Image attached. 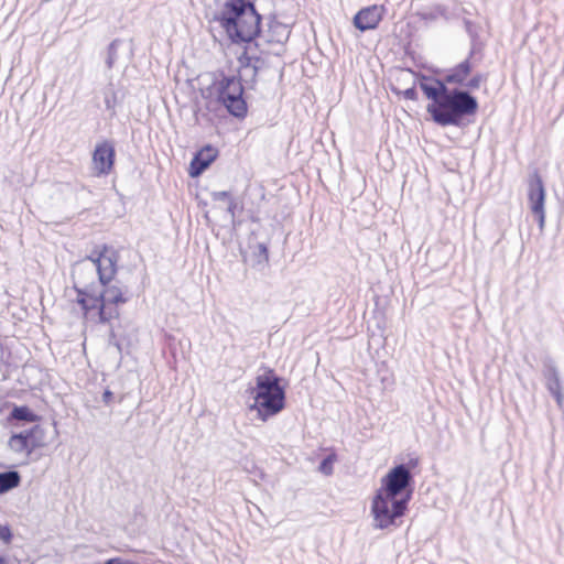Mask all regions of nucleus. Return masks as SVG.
<instances>
[{"mask_svg": "<svg viewBox=\"0 0 564 564\" xmlns=\"http://www.w3.org/2000/svg\"><path fill=\"white\" fill-rule=\"evenodd\" d=\"M258 263H268L269 261V250L265 243H258Z\"/></svg>", "mask_w": 564, "mask_h": 564, "instance_id": "24", "label": "nucleus"}, {"mask_svg": "<svg viewBox=\"0 0 564 564\" xmlns=\"http://www.w3.org/2000/svg\"><path fill=\"white\" fill-rule=\"evenodd\" d=\"M116 151L113 144L105 140L96 144L93 152V164L97 175H108L115 165Z\"/></svg>", "mask_w": 564, "mask_h": 564, "instance_id": "9", "label": "nucleus"}, {"mask_svg": "<svg viewBox=\"0 0 564 564\" xmlns=\"http://www.w3.org/2000/svg\"><path fill=\"white\" fill-rule=\"evenodd\" d=\"M335 462V456L334 455H328L326 456L319 464V467L318 469L324 474V475H330L333 473V464Z\"/></svg>", "mask_w": 564, "mask_h": 564, "instance_id": "22", "label": "nucleus"}, {"mask_svg": "<svg viewBox=\"0 0 564 564\" xmlns=\"http://www.w3.org/2000/svg\"><path fill=\"white\" fill-rule=\"evenodd\" d=\"M543 376L546 381V389L555 398L556 403L561 406L563 401V393L560 373L555 362L551 358H546L543 361Z\"/></svg>", "mask_w": 564, "mask_h": 564, "instance_id": "13", "label": "nucleus"}, {"mask_svg": "<svg viewBox=\"0 0 564 564\" xmlns=\"http://www.w3.org/2000/svg\"><path fill=\"white\" fill-rule=\"evenodd\" d=\"M419 86L432 101L426 110L438 126L460 127L465 118L476 115L478 110V100L468 90L449 89L444 82L433 76H422Z\"/></svg>", "mask_w": 564, "mask_h": 564, "instance_id": "1", "label": "nucleus"}, {"mask_svg": "<svg viewBox=\"0 0 564 564\" xmlns=\"http://www.w3.org/2000/svg\"><path fill=\"white\" fill-rule=\"evenodd\" d=\"M446 12V9L443 6H436L430 11H423L420 13L422 20L425 21H434L438 17H443Z\"/></svg>", "mask_w": 564, "mask_h": 564, "instance_id": "21", "label": "nucleus"}, {"mask_svg": "<svg viewBox=\"0 0 564 564\" xmlns=\"http://www.w3.org/2000/svg\"><path fill=\"white\" fill-rule=\"evenodd\" d=\"M403 97L405 99H409V100H416L417 99V91H416V88L413 86V87H410V88H406L404 91H403Z\"/></svg>", "mask_w": 564, "mask_h": 564, "instance_id": "28", "label": "nucleus"}, {"mask_svg": "<svg viewBox=\"0 0 564 564\" xmlns=\"http://www.w3.org/2000/svg\"><path fill=\"white\" fill-rule=\"evenodd\" d=\"M112 399L113 393L109 389H106L102 393V402L108 405L111 403Z\"/></svg>", "mask_w": 564, "mask_h": 564, "instance_id": "29", "label": "nucleus"}, {"mask_svg": "<svg viewBox=\"0 0 564 564\" xmlns=\"http://www.w3.org/2000/svg\"><path fill=\"white\" fill-rule=\"evenodd\" d=\"M115 339H116V335H115V332L111 329L110 334H109V344L115 345L118 349H120V344L118 341H116Z\"/></svg>", "mask_w": 564, "mask_h": 564, "instance_id": "31", "label": "nucleus"}, {"mask_svg": "<svg viewBox=\"0 0 564 564\" xmlns=\"http://www.w3.org/2000/svg\"><path fill=\"white\" fill-rule=\"evenodd\" d=\"M291 31L283 23L273 21L269 24V30L264 33H260L259 41L254 43L257 47H260L265 44H274L278 46L273 53L275 55H280L283 51L284 43L289 40Z\"/></svg>", "mask_w": 564, "mask_h": 564, "instance_id": "10", "label": "nucleus"}, {"mask_svg": "<svg viewBox=\"0 0 564 564\" xmlns=\"http://www.w3.org/2000/svg\"><path fill=\"white\" fill-rule=\"evenodd\" d=\"M236 208H237V203L232 198L229 199L227 212H228V214H230L232 219L235 218Z\"/></svg>", "mask_w": 564, "mask_h": 564, "instance_id": "30", "label": "nucleus"}, {"mask_svg": "<svg viewBox=\"0 0 564 564\" xmlns=\"http://www.w3.org/2000/svg\"><path fill=\"white\" fill-rule=\"evenodd\" d=\"M486 80V76L482 74L474 75L467 83H464L465 87L470 90L478 89L482 82Z\"/></svg>", "mask_w": 564, "mask_h": 564, "instance_id": "23", "label": "nucleus"}, {"mask_svg": "<svg viewBox=\"0 0 564 564\" xmlns=\"http://www.w3.org/2000/svg\"><path fill=\"white\" fill-rule=\"evenodd\" d=\"M261 15L250 0H227L213 17L232 43H251L261 33Z\"/></svg>", "mask_w": 564, "mask_h": 564, "instance_id": "3", "label": "nucleus"}, {"mask_svg": "<svg viewBox=\"0 0 564 564\" xmlns=\"http://www.w3.org/2000/svg\"><path fill=\"white\" fill-rule=\"evenodd\" d=\"M121 44V41L116 39L108 45L106 65L108 68H112L118 57V47Z\"/></svg>", "mask_w": 564, "mask_h": 564, "instance_id": "20", "label": "nucleus"}, {"mask_svg": "<svg viewBox=\"0 0 564 564\" xmlns=\"http://www.w3.org/2000/svg\"><path fill=\"white\" fill-rule=\"evenodd\" d=\"M216 100L237 119L246 118L248 104L243 97L245 88L240 79L235 75L220 74L214 82Z\"/></svg>", "mask_w": 564, "mask_h": 564, "instance_id": "7", "label": "nucleus"}, {"mask_svg": "<svg viewBox=\"0 0 564 564\" xmlns=\"http://www.w3.org/2000/svg\"><path fill=\"white\" fill-rule=\"evenodd\" d=\"M528 199L532 214L538 220L540 229H543L545 224V188L542 177L534 171L528 180Z\"/></svg>", "mask_w": 564, "mask_h": 564, "instance_id": "8", "label": "nucleus"}, {"mask_svg": "<svg viewBox=\"0 0 564 564\" xmlns=\"http://www.w3.org/2000/svg\"><path fill=\"white\" fill-rule=\"evenodd\" d=\"M465 25H466V29L469 31L470 30V26H471V22L466 20L465 21Z\"/></svg>", "mask_w": 564, "mask_h": 564, "instance_id": "32", "label": "nucleus"}, {"mask_svg": "<svg viewBox=\"0 0 564 564\" xmlns=\"http://www.w3.org/2000/svg\"><path fill=\"white\" fill-rule=\"evenodd\" d=\"M217 154V150L212 145H206L205 148L196 152L189 163V176L197 177L202 175L216 160Z\"/></svg>", "mask_w": 564, "mask_h": 564, "instance_id": "14", "label": "nucleus"}, {"mask_svg": "<svg viewBox=\"0 0 564 564\" xmlns=\"http://www.w3.org/2000/svg\"><path fill=\"white\" fill-rule=\"evenodd\" d=\"M21 482V476L17 470L0 473V495L17 488Z\"/></svg>", "mask_w": 564, "mask_h": 564, "instance_id": "18", "label": "nucleus"}, {"mask_svg": "<svg viewBox=\"0 0 564 564\" xmlns=\"http://www.w3.org/2000/svg\"><path fill=\"white\" fill-rule=\"evenodd\" d=\"M420 459L417 457H411L406 463L399 464L398 466H405L409 473H412V469L419 466Z\"/></svg>", "mask_w": 564, "mask_h": 564, "instance_id": "27", "label": "nucleus"}, {"mask_svg": "<svg viewBox=\"0 0 564 564\" xmlns=\"http://www.w3.org/2000/svg\"><path fill=\"white\" fill-rule=\"evenodd\" d=\"M0 540L6 544L10 543L12 540V532L8 525H0Z\"/></svg>", "mask_w": 564, "mask_h": 564, "instance_id": "25", "label": "nucleus"}, {"mask_svg": "<svg viewBox=\"0 0 564 564\" xmlns=\"http://www.w3.org/2000/svg\"><path fill=\"white\" fill-rule=\"evenodd\" d=\"M239 64V79L240 82L245 80L247 84H254L259 69L263 64V61L254 55L249 54L248 48H246L238 57Z\"/></svg>", "mask_w": 564, "mask_h": 564, "instance_id": "11", "label": "nucleus"}, {"mask_svg": "<svg viewBox=\"0 0 564 564\" xmlns=\"http://www.w3.org/2000/svg\"><path fill=\"white\" fill-rule=\"evenodd\" d=\"M383 8L370 6L359 10L354 17V25L361 32L375 30L382 20Z\"/></svg>", "mask_w": 564, "mask_h": 564, "instance_id": "12", "label": "nucleus"}, {"mask_svg": "<svg viewBox=\"0 0 564 564\" xmlns=\"http://www.w3.org/2000/svg\"><path fill=\"white\" fill-rule=\"evenodd\" d=\"M0 564H7L6 560L2 556H0Z\"/></svg>", "mask_w": 564, "mask_h": 564, "instance_id": "33", "label": "nucleus"}, {"mask_svg": "<svg viewBox=\"0 0 564 564\" xmlns=\"http://www.w3.org/2000/svg\"><path fill=\"white\" fill-rule=\"evenodd\" d=\"M280 381V377L273 370H269L257 376L256 387L250 389L253 399L250 410H257L262 421L276 415L285 406V390Z\"/></svg>", "mask_w": 564, "mask_h": 564, "instance_id": "6", "label": "nucleus"}, {"mask_svg": "<svg viewBox=\"0 0 564 564\" xmlns=\"http://www.w3.org/2000/svg\"><path fill=\"white\" fill-rule=\"evenodd\" d=\"M101 95L104 99V104L106 110L110 112L111 116L116 115V107L118 104L117 89L112 83H109L101 89Z\"/></svg>", "mask_w": 564, "mask_h": 564, "instance_id": "19", "label": "nucleus"}, {"mask_svg": "<svg viewBox=\"0 0 564 564\" xmlns=\"http://www.w3.org/2000/svg\"><path fill=\"white\" fill-rule=\"evenodd\" d=\"M119 256L117 251L107 245L101 249H95L84 260L77 262L73 268V278L77 286L89 284L88 280H94L95 274L101 286L109 284L116 273Z\"/></svg>", "mask_w": 564, "mask_h": 564, "instance_id": "5", "label": "nucleus"}, {"mask_svg": "<svg viewBox=\"0 0 564 564\" xmlns=\"http://www.w3.org/2000/svg\"><path fill=\"white\" fill-rule=\"evenodd\" d=\"M414 489V477L405 466L392 467L382 478L371 503V514L376 529L397 525L404 516Z\"/></svg>", "mask_w": 564, "mask_h": 564, "instance_id": "2", "label": "nucleus"}, {"mask_svg": "<svg viewBox=\"0 0 564 564\" xmlns=\"http://www.w3.org/2000/svg\"><path fill=\"white\" fill-rule=\"evenodd\" d=\"M212 197L216 202H219V200H227V202H229V199H231L230 193L227 192V191L214 192L212 194Z\"/></svg>", "mask_w": 564, "mask_h": 564, "instance_id": "26", "label": "nucleus"}, {"mask_svg": "<svg viewBox=\"0 0 564 564\" xmlns=\"http://www.w3.org/2000/svg\"><path fill=\"white\" fill-rule=\"evenodd\" d=\"M77 303L80 305L85 313L97 308L98 319L105 324L113 318L119 317V311L116 307L118 304H124L128 302V297L124 296V292L118 285H106L102 286L101 291H98L94 284H85V286H77Z\"/></svg>", "mask_w": 564, "mask_h": 564, "instance_id": "4", "label": "nucleus"}, {"mask_svg": "<svg viewBox=\"0 0 564 564\" xmlns=\"http://www.w3.org/2000/svg\"><path fill=\"white\" fill-rule=\"evenodd\" d=\"M474 53H475V50L471 48L468 54V57L465 58L459 64H457L455 67H453L448 72V74L445 75L444 79H441V80L444 82L446 86H447V84L464 85L465 80L469 76L471 68H473L470 58L473 57Z\"/></svg>", "mask_w": 564, "mask_h": 564, "instance_id": "16", "label": "nucleus"}, {"mask_svg": "<svg viewBox=\"0 0 564 564\" xmlns=\"http://www.w3.org/2000/svg\"><path fill=\"white\" fill-rule=\"evenodd\" d=\"M8 420L34 423L39 420V415L35 414L28 405H14L8 416Z\"/></svg>", "mask_w": 564, "mask_h": 564, "instance_id": "17", "label": "nucleus"}, {"mask_svg": "<svg viewBox=\"0 0 564 564\" xmlns=\"http://www.w3.org/2000/svg\"><path fill=\"white\" fill-rule=\"evenodd\" d=\"M39 426L36 425L21 433L12 434L8 442L9 447L15 453H25L29 456L36 446L31 442V438Z\"/></svg>", "mask_w": 564, "mask_h": 564, "instance_id": "15", "label": "nucleus"}]
</instances>
